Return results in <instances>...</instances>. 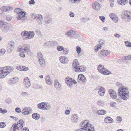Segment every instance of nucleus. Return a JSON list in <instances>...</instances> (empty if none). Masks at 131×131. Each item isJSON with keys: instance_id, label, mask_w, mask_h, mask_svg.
Wrapping results in <instances>:
<instances>
[{"instance_id": "nucleus-30", "label": "nucleus", "mask_w": 131, "mask_h": 131, "mask_svg": "<svg viewBox=\"0 0 131 131\" xmlns=\"http://www.w3.org/2000/svg\"><path fill=\"white\" fill-rule=\"evenodd\" d=\"M106 113V111L104 110H99L97 112V113L99 115H104Z\"/></svg>"}, {"instance_id": "nucleus-4", "label": "nucleus", "mask_w": 131, "mask_h": 131, "mask_svg": "<svg viewBox=\"0 0 131 131\" xmlns=\"http://www.w3.org/2000/svg\"><path fill=\"white\" fill-rule=\"evenodd\" d=\"M24 121L23 120H20L18 122L17 124L14 123L11 127L13 131H16V129L18 130H21L23 127L24 126Z\"/></svg>"}, {"instance_id": "nucleus-60", "label": "nucleus", "mask_w": 131, "mask_h": 131, "mask_svg": "<svg viewBox=\"0 0 131 131\" xmlns=\"http://www.w3.org/2000/svg\"><path fill=\"white\" fill-rule=\"evenodd\" d=\"M23 71H26L29 70V68L25 66H23Z\"/></svg>"}, {"instance_id": "nucleus-31", "label": "nucleus", "mask_w": 131, "mask_h": 131, "mask_svg": "<svg viewBox=\"0 0 131 131\" xmlns=\"http://www.w3.org/2000/svg\"><path fill=\"white\" fill-rule=\"evenodd\" d=\"M105 122L107 123H112L113 122V120L111 117H107L105 119Z\"/></svg>"}, {"instance_id": "nucleus-64", "label": "nucleus", "mask_w": 131, "mask_h": 131, "mask_svg": "<svg viewBox=\"0 0 131 131\" xmlns=\"http://www.w3.org/2000/svg\"><path fill=\"white\" fill-rule=\"evenodd\" d=\"M108 27H104L102 29V30H104L105 32L108 31Z\"/></svg>"}, {"instance_id": "nucleus-32", "label": "nucleus", "mask_w": 131, "mask_h": 131, "mask_svg": "<svg viewBox=\"0 0 131 131\" xmlns=\"http://www.w3.org/2000/svg\"><path fill=\"white\" fill-rule=\"evenodd\" d=\"M15 77H13L8 81V83L10 85H12L14 84L17 82V81L15 80Z\"/></svg>"}, {"instance_id": "nucleus-13", "label": "nucleus", "mask_w": 131, "mask_h": 131, "mask_svg": "<svg viewBox=\"0 0 131 131\" xmlns=\"http://www.w3.org/2000/svg\"><path fill=\"white\" fill-rule=\"evenodd\" d=\"M110 53V52L107 50H102L100 51L99 54L100 57H102V56H107Z\"/></svg>"}, {"instance_id": "nucleus-44", "label": "nucleus", "mask_w": 131, "mask_h": 131, "mask_svg": "<svg viewBox=\"0 0 131 131\" xmlns=\"http://www.w3.org/2000/svg\"><path fill=\"white\" fill-rule=\"evenodd\" d=\"M125 43L126 46L128 47H131V42L128 41H125Z\"/></svg>"}, {"instance_id": "nucleus-19", "label": "nucleus", "mask_w": 131, "mask_h": 131, "mask_svg": "<svg viewBox=\"0 0 131 131\" xmlns=\"http://www.w3.org/2000/svg\"><path fill=\"white\" fill-rule=\"evenodd\" d=\"M124 16L129 20L131 19V12L129 11H125L123 12Z\"/></svg>"}, {"instance_id": "nucleus-15", "label": "nucleus", "mask_w": 131, "mask_h": 131, "mask_svg": "<svg viewBox=\"0 0 131 131\" xmlns=\"http://www.w3.org/2000/svg\"><path fill=\"white\" fill-rule=\"evenodd\" d=\"M0 9L2 12H5L12 10L13 8L9 6H5L2 7Z\"/></svg>"}, {"instance_id": "nucleus-39", "label": "nucleus", "mask_w": 131, "mask_h": 131, "mask_svg": "<svg viewBox=\"0 0 131 131\" xmlns=\"http://www.w3.org/2000/svg\"><path fill=\"white\" fill-rule=\"evenodd\" d=\"M64 47L62 46H58L57 48V50L59 51H63L64 49Z\"/></svg>"}, {"instance_id": "nucleus-6", "label": "nucleus", "mask_w": 131, "mask_h": 131, "mask_svg": "<svg viewBox=\"0 0 131 131\" xmlns=\"http://www.w3.org/2000/svg\"><path fill=\"white\" fill-rule=\"evenodd\" d=\"M21 35L22 37L26 36L27 37H26V38L29 39H31L34 37L35 35V33L34 32L32 31L28 32L26 31H24L21 32Z\"/></svg>"}, {"instance_id": "nucleus-9", "label": "nucleus", "mask_w": 131, "mask_h": 131, "mask_svg": "<svg viewBox=\"0 0 131 131\" xmlns=\"http://www.w3.org/2000/svg\"><path fill=\"white\" fill-rule=\"evenodd\" d=\"M108 92L110 96L113 99H116V100L119 101L120 99L117 97V94L115 91L111 89H110L108 90Z\"/></svg>"}, {"instance_id": "nucleus-16", "label": "nucleus", "mask_w": 131, "mask_h": 131, "mask_svg": "<svg viewBox=\"0 0 131 131\" xmlns=\"http://www.w3.org/2000/svg\"><path fill=\"white\" fill-rule=\"evenodd\" d=\"M65 82L67 85L70 88L72 87V78L69 77H66L65 79Z\"/></svg>"}, {"instance_id": "nucleus-18", "label": "nucleus", "mask_w": 131, "mask_h": 131, "mask_svg": "<svg viewBox=\"0 0 131 131\" xmlns=\"http://www.w3.org/2000/svg\"><path fill=\"white\" fill-rule=\"evenodd\" d=\"M15 43L14 42L12 41H9L8 44V51L9 52L12 51L14 47Z\"/></svg>"}, {"instance_id": "nucleus-7", "label": "nucleus", "mask_w": 131, "mask_h": 131, "mask_svg": "<svg viewBox=\"0 0 131 131\" xmlns=\"http://www.w3.org/2000/svg\"><path fill=\"white\" fill-rule=\"evenodd\" d=\"M37 57L38 62L40 66L42 67H44L45 66V62L42 54L41 52H39L37 53Z\"/></svg>"}, {"instance_id": "nucleus-58", "label": "nucleus", "mask_w": 131, "mask_h": 131, "mask_svg": "<svg viewBox=\"0 0 131 131\" xmlns=\"http://www.w3.org/2000/svg\"><path fill=\"white\" fill-rule=\"evenodd\" d=\"M31 17L32 18L34 19H36L37 18V16L35 14H31Z\"/></svg>"}, {"instance_id": "nucleus-54", "label": "nucleus", "mask_w": 131, "mask_h": 131, "mask_svg": "<svg viewBox=\"0 0 131 131\" xmlns=\"http://www.w3.org/2000/svg\"><path fill=\"white\" fill-rule=\"evenodd\" d=\"M70 13L69 14V15L70 16L72 17H74L75 16V14L72 11H70Z\"/></svg>"}, {"instance_id": "nucleus-47", "label": "nucleus", "mask_w": 131, "mask_h": 131, "mask_svg": "<svg viewBox=\"0 0 131 131\" xmlns=\"http://www.w3.org/2000/svg\"><path fill=\"white\" fill-rule=\"evenodd\" d=\"M63 51V53L64 54H67L69 52V50L68 48H64Z\"/></svg>"}, {"instance_id": "nucleus-26", "label": "nucleus", "mask_w": 131, "mask_h": 131, "mask_svg": "<svg viewBox=\"0 0 131 131\" xmlns=\"http://www.w3.org/2000/svg\"><path fill=\"white\" fill-rule=\"evenodd\" d=\"M44 106L43 110H49L51 108V106L50 104L47 102H44Z\"/></svg>"}, {"instance_id": "nucleus-40", "label": "nucleus", "mask_w": 131, "mask_h": 131, "mask_svg": "<svg viewBox=\"0 0 131 131\" xmlns=\"http://www.w3.org/2000/svg\"><path fill=\"white\" fill-rule=\"evenodd\" d=\"M97 105L101 106H103L104 104V102L101 100H99L97 102Z\"/></svg>"}, {"instance_id": "nucleus-37", "label": "nucleus", "mask_w": 131, "mask_h": 131, "mask_svg": "<svg viewBox=\"0 0 131 131\" xmlns=\"http://www.w3.org/2000/svg\"><path fill=\"white\" fill-rule=\"evenodd\" d=\"M45 23L46 24H49L51 23L52 20V19L50 18L48 16H45Z\"/></svg>"}, {"instance_id": "nucleus-55", "label": "nucleus", "mask_w": 131, "mask_h": 131, "mask_svg": "<svg viewBox=\"0 0 131 131\" xmlns=\"http://www.w3.org/2000/svg\"><path fill=\"white\" fill-rule=\"evenodd\" d=\"M110 106L112 107H115L116 103L115 102H112L110 103Z\"/></svg>"}, {"instance_id": "nucleus-41", "label": "nucleus", "mask_w": 131, "mask_h": 131, "mask_svg": "<svg viewBox=\"0 0 131 131\" xmlns=\"http://www.w3.org/2000/svg\"><path fill=\"white\" fill-rule=\"evenodd\" d=\"M6 126V125L4 122H0V128H3Z\"/></svg>"}, {"instance_id": "nucleus-5", "label": "nucleus", "mask_w": 131, "mask_h": 131, "mask_svg": "<svg viewBox=\"0 0 131 131\" xmlns=\"http://www.w3.org/2000/svg\"><path fill=\"white\" fill-rule=\"evenodd\" d=\"M0 25L1 29L4 32H6L8 31L11 27V25L9 24L2 21L0 22Z\"/></svg>"}, {"instance_id": "nucleus-45", "label": "nucleus", "mask_w": 131, "mask_h": 131, "mask_svg": "<svg viewBox=\"0 0 131 131\" xmlns=\"http://www.w3.org/2000/svg\"><path fill=\"white\" fill-rule=\"evenodd\" d=\"M111 74V72L107 70V69H105V71L104 72L103 74L104 75H108L110 74Z\"/></svg>"}, {"instance_id": "nucleus-51", "label": "nucleus", "mask_w": 131, "mask_h": 131, "mask_svg": "<svg viewBox=\"0 0 131 131\" xmlns=\"http://www.w3.org/2000/svg\"><path fill=\"white\" fill-rule=\"evenodd\" d=\"M7 112V110L5 109L3 110L0 108V113L4 114Z\"/></svg>"}, {"instance_id": "nucleus-33", "label": "nucleus", "mask_w": 131, "mask_h": 131, "mask_svg": "<svg viewBox=\"0 0 131 131\" xmlns=\"http://www.w3.org/2000/svg\"><path fill=\"white\" fill-rule=\"evenodd\" d=\"M117 2L121 5H124L128 2L127 0H117Z\"/></svg>"}, {"instance_id": "nucleus-27", "label": "nucleus", "mask_w": 131, "mask_h": 131, "mask_svg": "<svg viewBox=\"0 0 131 131\" xmlns=\"http://www.w3.org/2000/svg\"><path fill=\"white\" fill-rule=\"evenodd\" d=\"M78 78L79 80L82 81L83 82H85L86 80V78L82 74H80L78 75Z\"/></svg>"}, {"instance_id": "nucleus-2", "label": "nucleus", "mask_w": 131, "mask_h": 131, "mask_svg": "<svg viewBox=\"0 0 131 131\" xmlns=\"http://www.w3.org/2000/svg\"><path fill=\"white\" fill-rule=\"evenodd\" d=\"M18 51L21 53L19 54V55L22 57H24L25 56L24 53H23L24 52L26 53L28 55H30L31 54V52L30 50V46L29 45H24L21 48H18Z\"/></svg>"}, {"instance_id": "nucleus-14", "label": "nucleus", "mask_w": 131, "mask_h": 131, "mask_svg": "<svg viewBox=\"0 0 131 131\" xmlns=\"http://www.w3.org/2000/svg\"><path fill=\"white\" fill-rule=\"evenodd\" d=\"M93 8L95 10H99L101 8V6L99 3L96 1L94 2L92 4Z\"/></svg>"}, {"instance_id": "nucleus-20", "label": "nucleus", "mask_w": 131, "mask_h": 131, "mask_svg": "<svg viewBox=\"0 0 131 131\" xmlns=\"http://www.w3.org/2000/svg\"><path fill=\"white\" fill-rule=\"evenodd\" d=\"M105 89L103 87L101 86L98 89V94L101 96H103L105 93Z\"/></svg>"}, {"instance_id": "nucleus-53", "label": "nucleus", "mask_w": 131, "mask_h": 131, "mask_svg": "<svg viewBox=\"0 0 131 131\" xmlns=\"http://www.w3.org/2000/svg\"><path fill=\"white\" fill-rule=\"evenodd\" d=\"M15 111L16 112L18 113H20L21 112V109L17 107L15 108Z\"/></svg>"}, {"instance_id": "nucleus-17", "label": "nucleus", "mask_w": 131, "mask_h": 131, "mask_svg": "<svg viewBox=\"0 0 131 131\" xmlns=\"http://www.w3.org/2000/svg\"><path fill=\"white\" fill-rule=\"evenodd\" d=\"M77 34V31H75L70 30L68 31L65 33L66 35L71 37L72 36H75Z\"/></svg>"}, {"instance_id": "nucleus-61", "label": "nucleus", "mask_w": 131, "mask_h": 131, "mask_svg": "<svg viewBox=\"0 0 131 131\" xmlns=\"http://www.w3.org/2000/svg\"><path fill=\"white\" fill-rule=\"evenodd\" d=\"M99 18L103 22H104L105 19L104 16H100Z\"/></svg>"}, {"instance_id": "nucleus-59", "label": "nucleus", "mask_w": 131, "mask_h": 131, "mask_svg": "<svg viewBox=\"0 0 131 131\" xmlns=\"http://www.w3.org/2000/svg\"><path fill=\"white\" fill-rule=\"evenodd\" d=\"M6 52V50L4 49H2L0 51V53L2 54H4Z\"/></svg>"}, {"instance_id": "nucleus-50", "label": "nucleus", "mask_w": 131, "mask_h": 131, "mask_svg": "<svg viewBox=\"0 0 131 131\" xmlns=\"http://www.w3.org/2000/svg\"><path fill=\"white\" fill-rule=\"evenodd\" d=\"M123 59L125 60H130V55H129L125 56Z\"/></svg>"}, {"instance_id": "nucleus-10", "label": "nucleus", "mask_w": 131, "mask_h": 131, "mask_svg": "<svg viewBox=\"0 0 131 131\" xmlns=\"http://www.w3.org/2000/svg\"><path fill=\"white\" fill-rule=\"evenodd\" d=\"M32 109L30 107H24L21 111L22 114L27 115L32 112Z\"/></svg>"}, {"instance_id": "nucleus-46", "label": "nucleus", "mask_w": 131, "mask_h": 131, "mask_svg": "<svg viewBox=\"0 0 131 131\" xmlns=\"http://www.w3.org/2000/svg\"><path fill=\"white\" fill-rule=\"evenodd\" d=\"M21 95L23 96L24 97H26L28 96L29 95V94L27 92H22Z\"/></svg>"}, {"instance_id": "nucleus-56", "label": "nucleus", "mask_w": 131, "mask_h": 131, "mask_svg": "<svg viewBox=\"0 0 131 131\" xmlns=\"http://www.w3.org/2000/svg\"><path fill=\"white\" fill-rule=\"evenodd\" d=\"M7 70H9V71H12L14 69L13 67L11 66H7Z\"/></svg>"}, {"instance_id": "nucleus-23", "label": "nucleus", "mask_w": 131, "mask_h": 131, "mask_svg": "<svg viewBox=\"0 0 131 131\" xmlns=\"http://www.w3.org/2000/svg\"><path fill=\"white\" fill-rule=\"evenodd\" d=\"M106 68L102 65L99 64L97 67V69L99 72L102 74H103L104 72L105 71Z\"/></svg>"}, {"instance_id": "nucleus-42", "label": "nucleus", "mask_w": 131, "mask_h": 131, "mask_svg": "<svg viewBox=\"0 0 131 131\" xmlns=\"http://www.w3.org/2000/svg\"><path fill=\"white\" fill-rule=\"evenodd\" d=\"M115 23L117 22L118 21V18L116 15H115V16L113 18L111 19Z\"/></svg>"}, {"instance_id": "nucleus-22", "label": "nucleus", "mask_w": 131, "mask_h": 131, "mask_svg": "<svg viewBox=\"0 0 131 131\" xmlns=\"http://www.w3.org/2000/svg\"><path fill=\"white\" fill-rule=\"evenodd\" d=\"M54 87L58 90H60L61 88V84L58 82L57 79L54 80Z\"/></svg>"}, {"instance_id": "nucleus-3", "label": "nucleus", "mask_w": 131, "mask_h": 131, "mask_svg": "<svg viewBox=\"0 0 131 131\" xmlns=\"http://www.w3.org/2000/svg\"><path fill=\"white\" fill-rule=\"evenodd\" d=\"M72 67L75 69V71L77 72H84L86 69L85 67L83 66H79L78 60L77 59H75L72 63Z\"/></svg>"}, {"instance_id": "nucleus-25", "label": "nucleus", "mask_w": 131, "mask_h": 131, "mask_svg": "<svg viewBox=\"0 0 131 131\" xmlns=\"http://www.w3.org/2000/svg\"><path fill=\"white\" fill-rule=\"evenodd\" d=\"M71 120L73 123H76L78 122V116L75 114H73L72 116Z\"/></svg>"}, {"instance_id": "nucleus-8", "label": "nucleus", "mask_w": 131, "mask_h": 131, "mask_svg": "<svg viewBox=\"0 0 131 131\" xmlns=\"http://www.w3.org/2000/svg\"><path fill=\"white\" fill-rule=\"evenodd\" d=\"M90 124L88 120H85L82 121V123L81 124V126L82 128L80 129L84 130H87V128L89 129L90 127V126H88Z\"/></svg>"}, {"instance_id": "nucleus-38", "label": "nucleus", "mask_w": 131, "mask_h": 131, "mask_svg": "<svg viewBox=\"0 0 131 131\" xmlns=\"http://www.w3.org/2000/svg\"><path fill=\"white\" fill-rule=\"evenodd\" d=\"M90 126V127L89 128H87V130H85L86 131H95L94 129V126L92 125L91 124H90L88 126Z\"/></svg>"}, {"instance_id": "nucleus-24", "label": "nucleus", "mask_w": 131, "mask_h": 131, "mask_svg": "<svg viewBox=\"0 0 131 131\" xmlns=\"http://www.w3.org/2000/svg\"><path fill=\"white\" fill-rule=\"evenodd\" d=\"M46 83L50 85L52 84V82L51 80V78L49 75L46 76L45 80Z\"/></svg>"}, {"instance_id": "nucleus-36", "label": "nucleus", "mask_w": 131, "mask_h": 131, "mask_svg": "<svg viewBox=\"0 0 131 131\" xmlns=\"http://www.w3.org/2000/svg\"><path fill=\"white\" fill-rule=\"evenodd\" d=\"M44 102H41L38 104L37 107L38 108L43 110L44 106Z\"/></svg>"}, {"instance_id": "nucleus-21", "label": "nucleus", "mask_w": 131, "mask_h": 131, "mask_svg": "<svg viewBox=\"0 0 131 131\" xmlns=\"http://www.w3.org/2000/svg\"><path fill=\"white\" fill-rule=\"evenodd\" d=\"M20 14L18 17L17 19L18 20H24L26 18V12L23 11Z\"/></svg>"}, {"instance_id": "nucleus-62", "label": "nucleus", "mask_w": 131, "mask_h": 131, "mask_svg": "<svg viewBox=\"0 0 131 131\" xmlns=\"http://www.w3.org/2000/svg\"><path fill=\"white\" fill-rule=\"evenodd\" d=\"M23 66H18L17 69V70H18L20 71H23Z\"/></svg>"}, {"instance_id": "nucleus-48", "label": "nucleus", "mask_w": 131, "mask_h": 131, "mask_svg": "<svg viewBox=\"0 0 131 131\" xmlns=\"http://www.w3.org/2000/svg\"><path fill=\"white\" fill-rule=\"evenodd\" d=\"M101 45H97L95 48V52H97L98 51V50L101 49Z\"/></svg>"}, {"instance_id": "nucleus-28", "label": "nucleus", "mask_w": 131, "mask_h": 131, "mask_svg": "<svg viewBox=\"0 0 131 131\" xmlns=\"http://www.w3.org/2000/svg\"><path fill=\"white\" fill-rule=\"evenodd\" d=\"M36 18V20L37 21L38 23L39 24H41L43 20L42 15L40 14L38 15Z\"/></svg>"}, {"instance_id": "nucleus-35", "label": "nucleus", "mask_w": 131, "mask_h": 131, "mask_svg": "<svg viewBox=\"0 0 131 131\" xmlns=\"http://www.w3.org/2000/svg\"><path fill=\"white\" fill-rule=\"evenodd\" d=\"M66 57L65 56H61L60 57V62L62 63L65 64L67 63V61L66 60Z\"/></svg>"}, {"instance_id": "nucleus-12", "label": "nucleus", "mask_w": 131, "mask_h": 131, "mask_svg": "<svg viewBox=\"0 0 131 131\" xmlns=\"http://www.w3.org/2000/svg\"><path fill=\"white\" fill-rule=\"evenodd\" d=\"M24 84L26 88H28L30 86L31 83L30 80L28 78L26 77L24 79Z\"/></svg>"}, {"instance_id": "nucleus-57", "label": "nucleus", "mask_w": 131, "mask_h": 131, "mask_svg": "<svg viewBox=\"0 0 131 131\" xmlns=\"http://www.w3.org/2000/svg\"><path fill=\"white\" fill-rule=\"evenodd\" d=\"M115 14L113 13H111L109 14V16L110 18L112 19L115 16Z\"/></svg>"}, {"instance_id": "nucleus-52", "label": "nucleus", "mask_w": 131, "mask_h": 131, "mask_svg": "<svg viewBox=\"0 0 131 131\" xmlns=\"http://www.w3.org/2000/svg\"><path fill=\"white\" fill-rule=\"evenodd\" d=\"M116 120L117 121H118L119 123H120L121 122L122 118L121 117L118 116L117 117Z\"/></svg>"}, {"instance_id": "nucleus-63", "label": "nucleus", "mask_w": 131, "mask_h": 131, "mask_svg": "<svg viewBox=\"0 0 131 131\" xmlns=\"http://www.w3.org/2000/svg\"><path fill=\"white\" fill-rule=\"evenodd\" d=\"M114 36L116 38H120L121 37V36L118 34L116 33L114 35Z\"/></svg>"}, {"instance_id": "nucleus-43", "label": "nucleus", "mask_w": 131, "mask_h": 131, "mask_svg": "<svg viewBox=\"0 0 131 131\" xmlns=\"http://www.w3.org/2000/svg\"><path fill=\"white\" fill-rule=\"evenodd\" d=\"M23 11H21L20 9L17 8L14 10V12L18 14L21 13V12Z\"/></svg>"}, {"instance_id": "nucleus-1", "label": "nucleus", "mask_w": 131, "mask_h": 131, "mask_svg": "<svg viewBox=\"0 0 131 131\" xmlns=\"http://www.w3.org/2000/svg\"><path fill=\"white\" fill-rule=\"evenodd\" d=\"M117 84L120 87L118 90V95L123 100L128 99L129 96L128 89L121 86L122 85L120 83H117Z\"/></svg>"}, {"instance_id": "nucleus-11", "label": "nucleus", "mask_w": 131, "mask_h": 131, "mask_svg": "<svg viewBox=\"0 0 131 131\" xmlns=\"http://www.w3.org/2000/svg\"><path fill=\"white\" fill-rule=\"evenodd\" d=\"M11 72L9 71H3V70L1 69L0 68V78H2L5 77Z\"/></svg>"}, {"instance_id": "nucleus-49", "label": "nucleus", "mask_w": 131, "mask_h": 131, "mask_svg": "<svg viewBox=\"0 0 131 131\" xmlns=\"http://www.w3.org/2000/svg\"><path fill=\"white\" fill-rule=\"evenodd\" d=\"M81 48L78 46L76 47V51L77 53L79 54L81 52Z\"/></svg>"}, {"instance_id": "nucleus-29", "label": "nucleus", "mask_w": 131, "mask_h": 131, "mask_svg": "<svg viewBox=\"0 0 131 131\" xmlns=\"http://www.w3.org/2000/svg\"><path fill=\"white\" fill-rule=\"evenodd\" d=\"M56 42L54 41H48L45 43L44 45L45 47H49L52 46L54 43Z\"/></svg>"}, {"instance_id": "nucleus-34", "label": "nucleus", "mask_w": 131, "mask_h": 131, "mask_svg": "<svg viewBox=\"0 0 131 131\" xmlns=\"http://www.w3.org/2000/svg\"><path fill=\"white\" fill-rule=\"evenodd\" d=\"M32 117L35 120H38L40 117V115L36 113H33L32 116Z\"/></svg>"}]
</instances>
